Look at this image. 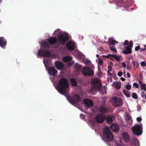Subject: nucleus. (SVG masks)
Instances as JSON below:
<instances>
[{"mask_svg":"<svg viewBox=\"0 0 146 146\" xmlns=\"http://www.w3.org/2000/svg\"><path fill=\"white\" fill-rule=\"evenodd\" d=\"M99 112L102 113H106L108 111V109L105 106H101L98 109Z\"/></svg>","mask_w":146,"mask_h":146,"instance_id":"obj_23","label":"nucleus"},{"mask_svg":"<svg viewBox=\"0 0 146 146\" xmlns=\"http://www.w3.org/2000/svg\"><path fill=\"white\" fill-rule=\"evenodd\" d=\"M140 49V46H138L135 48V51H138Z\"/></svg>","mask_w":146,"mask_h":146,"instance_id":"obj_45","label":"nucleus"},{"mask_svg":"<svg viewBox=\"0 0 146 146\" xmlns=\"http://www.w3.org/2000/svg\"><path fill=\"white\" fill-rule=\"evenodd\" d=\"M53 35H57L58 40L56 38L50 37L48 39V42L51 45L55 44L57 42L62 45L65 44L66 41L69 39V34L62 32L61 30L58 29L54 32Z\"/></svg>","mask_w":146,"mask_h":146,"instance_id":"obj_2","label":"nucleus"},{"mask_svg":"<svg viewBox=\"0 0 146 146\" xmlns=\"http://www.w3.org/2000/svg\"><path fill=\"white\" fill-rule=\"evenodd\" d=\"M39 44H40V46L43 47L44 49H40L38 52L37 56L39 57L40 56H43L46 57H50L51 56V53L49 50H45V49L48 48L50 47V45L48 42L46 41H43L42 43L39 42Z\"/></svg>","mask_w":146,"mask_h":146,"instance_id":"obj_3","label":"nucleus"},{"mask_svg":"<svg viewBox=\"0 0 146 146\" xmlns=\"http://www.w3.org/2000/svg\"><path fill=\"white\" fill-rule=\"evenodd\" d=\"M83 103L85 107L89 108L92 107L93 105L92 101L88 99H84L83 101Z\"/></svg>","mask_w":146,"mask_h":146,"instance_id":"obj_15","label":"nucleus"},{"mask_svg":"<svg viewBox=\"0 0 146 146\" xmlns=\"http://www.w3.org/2000/svg\"><path fill=\"white\" fill-rule=\"evenodd\" d=\"M133 86L134 87L136 88H138L139 86L138 84L136 82L134 83L133 84Z\"/></svg>","mask_w":146,"mask_h":146,"instance_id":"obj_38","label":"nucleus"},{"mask_svg":"<svg viewBox=\"0 0 146 146\" xmlns=\"http://www.w3.org/2000/svg\"><path fill=\"white\" fill-rule=\"evenodd\" d=\"M126 119L127 120H130V121L132 120L131 116L130 115L128 114H126Z\"/></svg>","mask_w":146,"mask_h":146,"instance_id":"obj_35","label":"nucleus"},{"mask_svg":"<svg viewBox=\"0 0 146 146\" xmlns=\"http://www.w3.org/2000/svg\"><path fill=\"white\" fill-rule=\"evenodd\" d=\"M105 115L102 113H98L95 116V121L98 123H102L105 119Z\"/></svg>","mask_w":146,"mask_h":146,"instance_id":"obj_11","label":"nucleus"},{"mask_svg":"<svg viewBox=\"0 0 146 146\" xmlns=\"http://www.w3.org/2000/svg\"><path fill=\"white\" fill-rule=\"evenodd\" d=\"M103 135L105 139L109 141H112L113 139V136L110 129L107 126L103 128Z\"/></svg>","mask_w":146,"mask_h":146,"instance_id":"obj_5","label":"nucleus"},{"mask_svg":"<svg viewBox=\"0 0 146 146\" xmlns=\"http://www.w3.org/2000/svg\"><path fill=\"white\" fill-rule=\"evenodd\" d=\"M89 125L92 128V127L94 126L95 125V123L94 121L90 120L89 121Z\"/></svg>","mask_w":146,"mask_h":146,"instance_id":"obj_33","label":"nucleus"},{"mask_svg":"<svg viewBox=\"0 0 146 146\" xmlns=\"http://www.w3.org/2000/svg\"><path fill=\"white\" fill-rule=\"evenodd\" d=\"M122 72H119L117 74V75L119 77H121L122 75Z\"/></svg>","mask_w":146,"mask_h":146,"instance_id":"obj_44","label":"nucleus"},{"mask_svg":"<svg viewBox=\"0 0 146 146\" xmlns=\"http://www.w3.org/2000/svg\"><path fill=\"white\" fill-rule=\"evenodd\" d=\"M140 78H141V79H142L143 78V76L142 74H141L140 76Z\"/></svg>","mask_w":146,"mask_h":146,"instance_id":"obj_59","label":"nucleus"},{"mask_svg":"<svg viewBox=\"0 0 146 146\" xmlns=\"http://www.w3.org/2000/svg\"><path fill=\"white\" fill-rule=\"evenodd\" d=\"M109 47H110V50H111V51H113L114 52H117V51H116V49L115 48H112L110 46H109Z\"/></svg>","mask_w":146,"mask_h":146,"instance_id":"obj_41","label":"nucleus"},{"mask_svg":"<svg viewBox=\"0 0 146 146\" xmlns=\"http://www.w3.org/2000/svg\"><path fill=\"white\" fill-rule=\"evenodd\" d=\"M123 92L126 97H130V92L129 91L125 90H123Z\"/></svg>","mask_w":146,"mask_h":146,"instance_id":"obj_29","label":"nucleus"},{"mask_svg":"<svg viewBox=\"0 0 146 146\" xmlns=\"http://www.w3.org/2000/svg\"><path fill=\"white\" fill-rule=\"evenodd\" d=\"M145 99H146V94H145Z\"/></svg>","mask_w":146,"mask_h":146,"instance_id":"obj_63","label":"nucleus"},{"mask_svg":"<svg viewBox=\"0 0 146 146\" xmlns=\"http://www.w3.org/2000/svg\"><path fill=\"white\" fill-rule=\"evenodd\" d=\"M122 64L123 68H125L126 66L125 63L124 62H123L122 63Z\"/></svg>","mask_w":146,"mask_h":146,"instance_id":"obj_50","label":"nucleus"},{"mask_svg":"<svg viewBox=\"0 0 146 146\" xmlns=\"http://www.w3.org/2000/svg\"><path fill=\"white\" fill-rule=\"evenodd\" d=\"M127 76L128 78H129L130 77V75L128 73H127Z\"/></svg>","mask_w":146,"mask_h":146,"instance_id":"obj_54","label":"nucleus"},{"mask_svg":"<svg viewBox=\"0 0 146 146\" xmlns=\"http://www.w3.org/2000/svg\"><path fill=\"white\" fill-rule=\"evenodd\" d=\"M109 55L111 56V57H113L114 59L118 61H119L121 60V56H118L114 54H109Z\"/></svg>","mask_w":146,"mask_h":146,"instance_id":"obj_24","label":"nucleus"},{"mask_svg":"<svg viewBox=\"0 0 146 146\" xmlns=\"http://www.w3.org/2000/svg\"><path fill=\"white\" fill-rule=\"evenodd\" d=\"M96 56L97 57H99V55L98 54H97L96 55Z\"/></svg>","mask_w":146,"mask_h":146,"instance_id":"obj_61","label":"nucleus"},{"mask_svg":"<svg viewBox=\"0 0 146 146\" xmlns=\"http://www.w3.org/2000/svg\"><path fill=\"white\" fill-rule=\"evenodd\" d=\"M119 142H117L116 143L117 146H124V145H123L121 143V138H119Z\"/></svg>","mask_w":146,"mask_h":146,"instance_id":"obj_34","label":"nucleus"},{"mask_svg":"<svg viewBox=\"0 0 146 146\" xmlns=\"http://www.w3.org/2000/svg\"><path fill=\"white\" fill-rule=\"evenodd\" d=\"M106 86L104 85L103 88H101V86L99 89H98L97 90H98L100 92L102 93L103 94H106Z\"/></svg>","mask_w":146,"mask_h":146,"instance_id":"obj_22","label":"nucleus"},{"mask_svg":"<svg viewBox=\"0 0 146 146\" xmlns=\"http://www.w3.org/2000/svg\"><path fill=\"white\" fill-rule=\"evenodd\" d=\"M55 64L56 68L58 70L63 69L64 68V64L61 62L56 61Z\"/></svg>","mask_w":146,"mask_h":146,"instance_id":"obj_16","label":"nucleus"},{"mask_svg":"<svg viewBox=\"0 0 146 146\" xmlns=\"http://www.w3.org/2000/svg\"><path fill=\"white\" fill-rule=\"evenodd\" d=\"M108 69L110 71H111L112 70V68L111 66H108Z\"/></svg>","mask_w":146,"mask_h":146,"instance_id":"obj_46","label":"nucleus"},{"mask_svg":"<svg viewBox=\"0 0 146 146\" xmlns=\"http://www.w3.org/2000/svg\"><path fill=\"white\" fill-rule=\"evenodd\" d=\"M140 52H141L143 51H145L146 50V48H140Z\"/></svg>","mask_w":146,"mask_h":146,"instance_id":"obj_51","label":"nucleus"},{"mask_svg":"<svg viewBox=\"0 0 146 146\" xmlns=\"http://www.w3.org/2000/svg\"><path fill=\"white\" fill-rule=\"evenodd\" d=\"M144 46L146 47V44L144 45Z\"/></svg>","mask_w":146,"mask_h":146,"instance_id":"obj_64","label":"nucleus"},{"mask_svg":"<svg viewBox=\"0 0 146 146\" xmlns=\"http://www.w3.org/2000/svg\"><path fill=\"white\" fill-rule=\"evenodd\" d=\"M113 100L114 101L113 105L116 107L119 106L122 104V100L120 98L116 97H113L112 98Z\"/></svg>","mask_w":146,"mask_h":146,"instance_id":"obj_13","label":"nucleus"},{"mask_svg":"<svg viewBox=\"0 0 146 146\" xmlns=\"http://www.w3.org/2000/svg\"><path fill=\"white\" fill-rule=\"evenodd\" d=\"M108 43L110 45H114L118 44V42L114 40L113 38H109Z\"/></svg>","mask_w":146,"mask_h":146,"instance_id":"obj_21","label":"nucleus"},{"mask_svg":"<svg viewBox=\"0 0 146 146\" xmlns=\"http://www.w3.org/2000/svg\"><path fill=\"white\" fill-rule=\"evenodd\" d=\"M122 137L124 140L126 142H128L130 140V137L127 133H123Z\"/></svg>","mask_w":146,"mask_h":146,"instance_id":"obj_20","label":"nucleus"},{"mask_svg":"<svg viewBox=\"0 0 146 146\" xmlns=\"http://www.w3.org/2000/svg\"><path fill=\"white\" fill-rule=\"evenodd\" d=\"M120 79L122 81H124L125 80V79L123 77L121 78Z\"/></svg>","mask_w":146,"mask_h":146,"instance_id":"obj_56","label":"nucleus"},{"mask_svg":"<svg viewBox=\"0 0 146 146\" xmlns=\"http://www.w3.org/2000/svg\"><path fill=\"white\" fill-rule=\"evenodd\" d=\"M103 63V60L101 59H99L98 64V65H102Z\"/></svg>","mask_w":146,"mask_h":146,"instance_id":"obj_39","label":"nucleus"},{"mask_svg":"<svg viewBox=\"0 0 146 146\" xmlns=\"http://www.w3.org/2000/svg\"><path fill=\"white\" fill-rule=\"evenodd\" d=\"M123 74L124 76V77H126V72H125V70H123Z\"/></svg>","mask_w":146,"mask_h":146,"instance_id":"obj_53","label":"nucleus"},{"mask_svg":"<svg viewBox=\"0 0 146 146\" xmlns=\"http://www.w3.org/2000/svg\"><path fill=\"white\" fill-rule=\"evenodd\" d=\"M141 90H143L146 91V85L145 84H142L141 85H140Z\"/></svg>","mask_w":146,"mask_h":146,"instance_id":"obj_31","label":"nucleus"},{"mask_svg":"<svg viewBox=\"0 0 146 146\" xmlns=\"http://www.w3.org/2000/svg\"><path fill=\"white\" fill-rule=\"evenodd\" d=\"M108 81H109L111 82H112V79L111 78H110L109 79V80L108 79Z\"/></svg>","mask_w":146,"mask_h":146,"instance_id":"obj_58","label":"nucleus"},{"mask_svg":"<svg viewBox=\"0 0 146 146\" xmlns=\"http://www.w3.org/2000/svg\"><path fill=\"white\" fill-rule=\"evenodd\" d=\"M132 64L134 66L138 68L139 66V64L138 62L137 61H133L132 62Z\"/></svg>","mask_w":146,"mask_h":146,"instance_id":"obj_32","label":"nucleus"},{"mask_svg":"<svg viewBox=\"0 0 146 146\" xmlns=\"http://www.w3.org/2000/svg\"><path fill=\"white\" fill-rule=\"evenodd\" d=\"M126 0H117V5L119 7L122 9V10H124L125 7H127L126 3H125Z\"/></svg>","mask_w":146,"mask_h":146,"instance_id":"obj_14","label":"nucleus"},{"mask_svg":"<svg viewBox=\"0 0 146 146\" xmlns=\"http://www.w3.org/2000/svg\"><path fill=\"white\" fill-rule=\"evenodd\" d=\"M115 88L117 89H119L121 88V84L120 83L118 82H115L114 83Z\"/></svg>","mask_w":146,"mask_h":146,"instance_id":"obj_30","label":"nucleus"},{"mask_svg":"<svg viewBox=\"0 0 146 146\" xmlns=\"http://www.w3.org/2000/svg\"><path fill=\"white\" fill-rule=\"evenodd\" d=\"M140 64L142 66H145L146 65V63L145 61H142L140 63Z\"/></svg>","mask_w":146,"mask_h":146,"instance_id":"obj_42","label":"nucleus"},{"mask_svg":"<svg viewBox=\"0 0 146 146\" xmlns=\"http://www.w3.org/2000/svg\"><path fill=\"white\" fill-rule=\"evenodd\" d=\"M80 118L82 119H85V116L83 114H81L80 115Z\"/></svg>","mask_w":146,"mask_h":146,"instance_id":"obj_43","label":"nucleus"},{"mask_svg":"<svg viewBox=\"0 0 146 146\" xmlns=\"http://www.w3.org/2000/svg\"><path fill=\"white\" fill-rule=\"evenodd\" d=\"M54 84L56 89L60 94L64 95L71 104L77 107L78 106H80L81 100L78 94H75L72 98L68 95L69 88L68 83L66 79H61L57 84Z\"/></svg>","mask_w":146,"mask_h":146,"instance_id":"obj_1","label":"nucleus"},{"mask_svg":"<svg viewBox=\"0 0 146 146\" xmlns=\"http://www.w3.org/2000/svg\"><path fill=\"white\" fill-rule=\"evenodd\" d=\"M82 68V66L77 63H76L74 65V69L77 71L80 70Z\"/></svg>","mask_w":146,"mask_h":146,"instance_id":"obj_27","label":"nucleus"},{"mask_svg":"<svg viewBox=\"0 0 146 146\" xmlns=\"http://www.w3.org/2000/svg\"><path fill=\"white\" fill-rule=\"evenodd\" d=\"M141 95L142 97H144L145 96V92H142L141 94Z\"/></svg>","mask_w":146,"mask_h":146,"instance_id":"obj_49","label":"nucleus"},{"mask_svg":"<svg viewBox=\"0 0 146 146\" xmlns=\"http://www.w3.org/2000/svg\"><path fill=\"white\" fill-rule=\"evenodd\" d=\"M136 119L137 121H141L142 120L141 118L139 117H137Z\"/></svg>","mask_w":146,"mask_h":146,"instance_id":"obj_47","label":"nucleus"},{"mask_svg":"<svg viewBox=\"0 0 146 146\" xmlns=\"http://www.w3.org/2000/svg\"><path fill=\"white\" fill-rule=\"evenodd\" d=\"M110 65L111 66H112L113 65V63L111 62H110Z\"/></svg>","mask_w":146,"mask_h":146,"instance_id":"obj_60","label":"nucleus"},{"mask_svg":"<svg viewBox=\"0 0 146 146\" xmlns=\"http://www.w3.org/2000/svg\"><path fill=\"white\" fill-rule=\"evenodd\" d=\"M127 44L128 45L127 46L125 47V49L122 51L123 53L126 54H130L131 53L132 51L131 50L133 46V42L132 41H131L129 43L127 40H125L123 44L124 45H126Z\"/></svg>","mask_w":146,"mask_h":146,"instance_id":"obj_7","label":"nucleus"},{"mask_svg":"<svg viewBox=\"0 0 146 146\" xmlns=\"http://www.w3.org/2000/svg\"><path fill=\"white\" fill-rule=\"evenodd\" d=\"M72 64H70V63H69L68 64V65L69 66H70Z\"/></svg>","mask_w":146,"mask_h":146,"instance_id":"obj_62","label":"nucleus"},{"mask_svg":"<svg viewBox=\"0 0 146 146\" xmlns=\"http://www.w3.org/2000/svg\"><path fill=\"white\" fill-rule=\"evenodd\" d=\"M132 97L135 99H137L138 98L137 94L135 93H133L132 95Z\"/></svg>","mask_w":146,"mask_h":146,"instance_id":"obj_36","label":"nucleus"},{"mask_svg":"<svg viewBox=\"0 0 146 146\" xmlns=\"http://www.w3.org/2000/svg\"><path fill=\"white\" fill-rule=\"evenodd\" d=\"M70 82L72 85V86H75L77 85V83L75 80L74 78L70 79Z\"/></svg>","mask_w":146,"mask_h":146,"instance_id":"obj_28","label":"nucleus"},{"mask_svg":"<svg viewBox=\"0 0 146 146\" xmlns=\"http://www.w3.org/2000/svg\"><path fill=\"white\" fill-rule=\"evenodd\" d=\"M142 125H136L132 128L133 133L137 136H139L142 133Z\"/></svg>","mask_w":146,"mask_h":146,"instance_id":"obj_8","label":"nucleus"},{"mask_svg":"<svg viewBox=\"0 0 146 146\" xmlns=\"http://www.w3.org/2000/svg\"><path fill=\"white\" fill-rule=\"evenodd\" d=\"M131 142L132 146H139V141L136 138H133L131 140Z\"/></svg>","mask_w":146,"mask_h":146,"instance_id":"obj_18","label":"nucleus"},{"mask_svg":"<svg viewBox=\"0 0 146 146\" xmlns=\"http://www.w3.org/2000/svg\"><path fill=\"white\" fill-rule=\"evenodd\" d=\"M7 44V41L3 37H0V46L3 48Z\"/></svg>","mask_w":146,"mask_h":146,"instance_id":"obj_17","label":"nucleus"},{"mask_svg":"<svg viewBox=\"0 0 146 146\" xmlns=\"http://www.w3.org/2000/svg\"><path fill=\"white\" fill-rule=\"evenodd\" d=\"M127 69L128 70H130L131 69V68L129 67H127Z\"/></svg>","mask_w":146,"mask_h":146,"instance_id":"obj_57","label":"nucleus"},{"mask_svg":"<svg viewBox=\"0 0 146 146\" xmlns=\"http://www.w3.org/2000/svg\"><path fill=\"white\" fill-rule=\"evenodd\" d=\"M76 44L73 40H70L67 42L66 46L69 50H73L76 48Z\"/></svg>","mask_w":146,"mask_h":146,"instance_id":"obj_12","label":"nucleus"},{"mask_svg":"<svg viewBox=\"0 0 146 146\" xmlns=\"http://www.w3.org/2000/svg\"><path fill=\"white\" fill-rule=\"evenodd\" d=\"M91 84L93 88L96 90L102 86L100 81L97 78L93 79L91 81Z\"/></svg>","mask_w":146,"mask_h":146,"instance_id":"obj_10","label":"nucleus"},{"mask_svg":"<svg viewBox=\"0 0 146 146\" xmlns=\"http://www.w3.org/2000/svg\"><path fill=\"white\" fill-rule=\"evenodd\" d=\"M73 54L78 59L84 62L86 65H89L91 64V62L89 60H86L84 55L80 51L76 50L75 51H73Z\"/></svg>","mask_w":146,"mask_h":146,"instance_id":"obj_6","label":"nucleus"},{"mask_svg":"<svg viewBox=\"0 0 146 146\" xmlns=\"http://www.w3.org/2000/svg\"><path fill=\"white\" fill-rule=\"evenodd\" d=\"M131 87V86L130 84H127L125 88L128 90H129Z\"/></svg>","mask_w":146,"mask_h":146,"instance_id":"obj_40","label":"nucleus"},{"mask_svg":"<svg viewBox=\"0 0 146 146\" xmlns=\"http://www.w3.org/2000/svg\"><path fill=\"white\" fill-rule=\"evenodd\" d=\"M110 127L113 131L116 133L118 131L119 128L118 125L115 124H113L111 125Z\"/></svg>","mask_w":146,"mask_h":146,"instance_id":"obj_19","label":"nucleus"},{"mask_svg":"<svg viewBox=\"0 0 146 146\" xmlns=\"http://www.w3.org/2000/svg\"><path fill=\"white\" fill-rule=\"evenodd\" d=\"M72 59V57L70 56H65L62 58V60L65 62H68Z\"/></svg>","mask_w":146,"mask_h":146,"instance_id":"obj_26","label":"nucleus"},{"mask_svg":"<svg viewBox=\"0 0 146 146\" xmlns=\"http://www.w3.org/2000/svg\"><path fill=\"white\" fill-rule=\"evenodd\" d=\"M109 54H108L107 55H103L102 56L106 58H109L113 60V59L111 57V56Z\"/></svg>","mask_w":146,"mask_h":146,"instance_id":"obj_37","label":"nucleus"},{"mask_svg":"<svg viewBox=\"0 0 146 146\" xmlns=\"http://www.w3.org/2000/svg\"><path fill=\"white\" fill-rule=\"evenodd\" d=\"M114 119V117L111 115H109L107 117L106 121L109 124H111Z\"/></svg>","mask_w":146,"mask_h":146,"instance_id":"obj_25","label":"nucleus"},{"mask_svg":"<svg viewBox=\"0 0 146 146\" xmlns=\"http://www.w3.org/2000/svg\"><path fill=\"white\" fill-rule=\"evenodd\" d=\"M82 72L84 76H92L94 75L93 70L90 68L86 66L83 67Z\"/></svg>","mask_w":146,"mask_h":146,"instance_id":"obj_9","label":"nucleus"},{"mask_svg":"<svg viewBox=\"0 0 146 146\" xmlns=\"http://www.w3.org/2000/svg\"><path fill=\"white\" fill-rule=\"evenodd\" d=\"M141 109V107L139 106H138L137 107V111H139Z\"/></svg>","mask_w":146,"mask_h":146,"instance_id":"obj_52","label":"nucleus"},{"mask_svg":"<svg viewBox=\"0 0 146 146\" xmlns=\"http://www.w3.org/2000/svg\"><path fill=\"white\" fill-rule=\"evenodd\" d=\"M50 62L48 59H44L43 60V63L45 65L46 70L48 71L49 74L53 76H55L56 75L57 71L55 70L54 67H49L48 65Z\"/></svg>","mask_w":146,"mask_h":146,"instance_id":"obj_4","label":"nucleus"},{"mask_svg":"<svg viewBox=\"0 0 146 146\" xmlns=\"http://www.w3.org/2000/svg\"><path fill=\"white\" fill-rule=\"evenodd\" d=\"M139 83L140 84V85H141V84H144V83H142V81H140V80L139 81Z\"/></svg>","mask_w":146,"mask_h":146,"instance_id":"obj_55","label":"nucleus"},{"mask_svg":"<svg viewBox=\"0 0 146 146\" xmlns=\"http://www.w3.org/2000/svg\"><path fill=\"white\" fill-rule=\"evenodd\" d=\"M98 75L99 77H100L103 76V74L99 72L98 73Z\"/></svg>","mask_w":146,"mask_h":146,"instance_id":"obj_48","label":"nucleus"}]
</instances>
